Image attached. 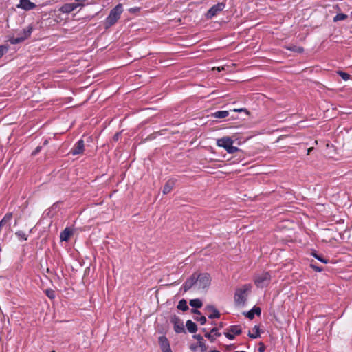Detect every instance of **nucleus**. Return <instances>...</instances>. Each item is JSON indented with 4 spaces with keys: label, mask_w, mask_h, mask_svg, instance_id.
Returning a JSON list of instances; mask_svg holds the SVG:
<instances>
[{
    "label": "nucleus",
    "mask_w": 352,
    "mask_h": 352,
    "mask_svg": "<svg viewBox=\"0 0 352 352\" xmlns=\"http://www.w3.org/2000/svg\"><path fill=\"white\" fill-rule=\"evenodd\" d=\"M122 11L123 9L122 4H118L114 8H113L110 11L109 16L106 18V27L109 28L114 25L120 19Z\"/></svg>",
    "instance_id": "f257e3e1"
},
{
    "label": "nucleus",
    "mask_w": 352,
    "mask_h": 352,
    "mask_svg": "<svg viewBox=\"0 0 352 352\" xmlns=\"http://www.w3.org/2000/svg\"><path fill=\"white\" fill-rule=\"evenodd\" d=\"M233 142V140L230 137H223L217 140L218 146L224 148L228 153L231 154L236 153L239 150L237 147L232 145Z\"/></svg>",
    "instance_id": "f03ea898"
},
{
    "label": "nucleus",
    "mask_w": 352,
    "mask_h": 352,
    "mask_svg": "<svg viewBox=\"0 0 352 352\" xmlns=\"http://www.w3.org/2000/svg\"><path fill=\"white\" fill-rule=\"evenodd\" d=\"M271 278L270 274L267 272H265L256 274L254 278V281L257 287L263 288L270 284Z\"/></svg>",
    "instance_id": "7ed1b4c3"
},
{
    "label": "nucleus",
    "mask_w": 352,
    "mask_h": 352,
    "mask_svg": "<svg viewBox=\"0 0 352 352\" xmlns=\"http://www.w3.org/2000/svg\"><path fill=\"white\" fill-rule=\"evenodd\" d=\"M250 285H245L242 287L236 290L234 294V301L237 305H243L246 300V292L250 290Z\"/></svg>",
    "instance_id": "20e7f679"
},
{
    "label": "nucleus",
    "mask_w": 352,
    "mask_h": 352,
    "mask_svg": "<svg viewBox=\"0 0 352 352\" xmlns=\"http://www.w3.org/2000/svg\"><path fill=\"white\" fill-rule=\"evenodd\" d=\"M198 277L196 282V289H204L210 285V276L208 273L197 274Z\"/></svg>",
    "instance_id": "39448f33"
},
{
    "label": "nucleus",
    "mask_w": 352,
    "mask_h": 352,
    "mask_svg": "<svg viewBox=\"0 0 352 352\" xmlns=\"http://www.w3.org/2000/svg\"><path fill=\"white\" fill-rule=\"evenodd\" d=\"M32 32V28L29 26L26 29H24V36H19L18 37H11L9 39V41L11 44L15 45L19 43L23 42L25 39L28 38Z\"/></svg>",
    "instance_id": "423d86ee"
},
{
    "label": "nucleus",
    "mask_w": 352,
    "mask_h": 352,
    "mask_svg": "<svg viewBox=\"0 0 352 352\" xmlns=\"http://www.w3.org/2000/svg\"><path fill=\"white\" fill-rule=\"evenodd\" d=\"M84 5L85 3H65L60 7L59 10L62 13L69 14L75 10L77 8L84 6Z\"/></svg>",
    "instance_id": "0eeeda50"
},
{
    "label": "nucleus",
    "mask_w": 352,
    "mask_h": 352,
    "mask_svg": "<svg viewBox=\"0 0 352 352\" xmlns=\"http://www.w3.org/2000/svg\"><path fill=\"white\" fill-rule=\"evenodd\" d=\"M226 5L223 3H218L216 5H214L212 7L210 8L206 14V16L208 19L212 18L214 16L217 15L219 12L222 11Z\"/></svg>",
    "instance_id": "6e6552de"
},
{
    "label": "nucleus",
    "mask_w": 352,
    "mask_h": 352,
    "mask_svg": "<svg viewBox=\"0 0 352 352\" xmlns=\"http://www.w3.org/2000/svg\"><path fill=\"white\" fill-rule=\"evenodd\" d=\"M158 343L162 352H173L170 346V342L165 336H162L158 338Z\"/></svg>",
    "instance_id": "1a4fd4ad"
},
{
    "label": "nucleus",
    "mask_w": 352,
    "mask_h": 352,
    "mask_svg": "<svg viewBox=\"0 0 352 352\" xmlns=\"http://www.w3.org/2000/svg\"><path fill=\"white\" fill-rule=\"evenodd\" d=\"M198 277L197 276V273H194L192 276L186 280V281L183 285V289L184 292H186L191 289L193 286L196 289V282L197 280Z\"/></svg>",
    "instance_id": "9d476101"
},
{
    "label": "nucleus",
    "mask_w": 352,
    "mask_h": 352,
    "mask_svg": "<svg viewBox=\"0 0 352 352\" xmlns=\"http://www.w3.org/2000/svg\"><path fill=\"white\" fill-rule=\"evenodd\" d=\"M84 148H85L84 141L82 140H80L77 142V143L72 148L70 153L73 155L82 154L84 152Z\"/></svg>",
    "instance_id": "9b49d317"
},
{
    "label": "nucleus",
    "mask_w": 352,
    "mask_h": 352,
    "mask_svg": "<svg viewBox=\"0 0 352 352\" xmlns=\"http://www.w3.org/2000/svg\"><path fill=\"white\" fill-rule=\"evenodd\" d=\"M206 311L208 313L209 318H219L220 317L219 311L213 305H207L205 307Z\"/></svg>",
    "instance_id": "f8f14e48"
},
{
    "label": "nucleus",
    "mask_w": 352,
    "mask_h": 352,
    "mask_svg": "<svg viewBox=\"0 0 352 352\" xmlns=\"http://www.w3.org/2000/svg\"><path fill=\"white\" fill-rule=\"evenodd\" d=\"M36 7V4L31 2L30 0H20V3L17 5V8H21L24 10H31Z\"/></svg>",
    "instance_id": "ddd939ff"
},
{
    "label": "nucleus",
    "mask_w": 352,
    "mask_h": 352,
    "mask_svg": "<svg viewBox=\"0 0 352 352\" xmlns=\"http://www.w3.org/2000/svg\"><path fill=\"white\" fill-rule=\"evenodd\" d=\"M171 321L174 324V330L176 333H179L184 331L183 322L178 318L174 317Z\"/></svg>",
    "instance_id": "4468645a"
},
{
    "label": "nucleus",
    "mask_w": 352,
    "mask_h": 352,
    "mask_svg": "<svg viewBox=\"0 0 352 352\" xmlns=\"http://www.w3.org/2000/svg\"><path fill=\"white\" fill-rule=\"evenodd\" d=\"M175 186V181L173 179H169L164 184L162 192L164 195L169 193Z\"/></svg>",
    "instance_id": "2eb2a0df"
},
{
    "label": "nucleus",
    "mask_w": 352,
    "mask_h": 352,
    "mask_svg": "<svg viewBox=\"0 0 352 352\" xmlns=\"http://www.w3.org/2000/svg\"><path fill=\"white\" fill-rule=\"evenodd\" d=\"M73 234L72 230L69 228H66L61 233H60V240L63 241H67L70 236Z\"/></svg>",
    "instance_id": "dca6fc26"
},
{
    "label": "nucleus",
    "mask_w": 352,
    "mask_h": 352,
    "mask_svg": "<svg viewBox=\"0 0 352 352\" xmlns=\"http://www.w3.org/2000/svg\"><path fill=\"white\" fill-rule=\"evenodd\" d=\"M214 335L217 337H219L221 336V333L218 332V330L217 328H213L210 332L206 333L205 334V337L208 338L211 342H214L215 338Z\"/></svg>",
    "instance_id": "f3484780"
},
{
    "label": "nucleus",
    "mask_w": 352,
    "mask_h": 352,
    "mask_svg": "<svg viewBox=\"0 0 352 352\" xmlns=\"http://www.w3.org/2000/svg\"><path fill=\"white\" fill-rule=\"evenodd\" d=\"M186 328L190 333H195L197 331V324L192 320H188L186 324Z\"/></svg>",
    "instance_id": "a211bd4d"
},
{
    "label": "nucleus",
    "mask_w": 352,
    "mask_h": 352,
    "mask_svg": "<svg viewBox=\"0 0 352 352\" xmlns=\"http://www.w3.org/2000/svg\"><path fill=\"white\" fill-rule=\"evenodd\" d=\"M228 331L234 335H240L242 333V329L239 325H232L230 327Z\"/></svg>",
    "instance_id": "6ab92c4d"
},
{
    "label": "nucleus",
    "mask_w": 352,
    "mask_h": 352,
    "mask_svg": "<svg viewBox=\"0 0 352 352\" xmlns=\"http://www.w3.org/2000/svg\"><path fill=\"white\" fill-rule=\"evenodd\" d=\"M229 116L228 111H218L213 113V116L215 118H224Z\"/></svg>",
    "instance_id": "aec40b11"
},
{
    "label": "nucleus",
    "mask_w": 352,
    "mask_h": 352,
    "mask_svg": "<svg viewBox=\"0 0 352 352\" xmlns=\"http://www.w3.org/2000/svg\"><path fill=\"white\" fill-rule=\"evenodd\" d=\"M12 212L7 213L4 216V217L1 220V221H0V227L3 226L7 223H8L12 219Z\"/></svg>",
    "instance_id": "412c9836"
},
{
    "label": "nucleus",
    "mask_w": 352,
    "mask_h": 352,
    "mask_svg": "<svg viewBox=\"0 0 352 352\" xmlns=\"http://www.w3.org/2000/svg\"><path fill=\"white\" fill-rule=\"evenodd\" d=\"M248 336L251 338H257L260 336L259 327L258 326H254V333H251L249 331Z\"/></svg>",
    "instance_id": "4be33fe9"
},
{
    "label": "nucleus",
    "mask_w": 352,
    "mask_h": 352,
    "mask_svg": "<svg viewBox=\"0 0 352 352\" xmlns=\"http://www.w3.org/2000/svg\"><path fill=\"white\" fill-rule=\"evenodd\" d=\"M190 305L192 307L200 308L202 306V302L198 299H192L190 300Z\"/></svg>",
    "instance_id": "5701e85b"
},
{
    "label": "nucleus",
    "mask_w": 352,
    "mask_h": 352,
    "mask_svg": "<svg viewBox=\"0 0 352 352\" xmlns=\"http://www.w3.org/2000/svg\"><path fill=\"white\" fill-rule=\"evenodd\" d=\"M177 308L182 311H186L188 309V306L187 305L186 301L185 300H181L177 305Z\"/></svg>",
    "instance_id": "b1692460"
},
{
    "label": "nucleus",
    "mask_w": 352,
    "mask_h": 352,
    "mask_svg": "<svg viewBox=\"0 0 352 352\" xmlns=\"http://www.w3.org/2000/svg\"><path fill=\"white\" fill-rule=\"evenodd\" d=\"M347 17H348V16L346 14H343V13H340V14H336L334 16L333 21L336 22L338 21H343V20L346 19Z\"/></svg>",
    "instance_id": "393cba45"
},
{
    "label": "nucleus",
    "mask_w": 352,
    "mask_h": 352,
    "mask_svg": "<svg viewBox=\"0 0 352 352\" xmlns=\"http://www.w3.org/2000/svg\"><path fill=\"white\" fill-rule=\"evenodd\" d=\"M287 49L290 51L297 52L298 53H301L304 51L303 47H298L296 45L289 46L287 47Z\"/></svg>",
    "instance_id": "a878e982"
},
{
    "label": "nucleus",
    "mask_w": 352,
    "mask_h": 352,
    "mask_svg": "<svg viewBox=\"0 0 352 352\" xmlns=\"http://www.w3.org/2000/svg\"><path fill=\"white\" fill-rule=\"evenodd\" d=\"M15 234L19 239H22L23 241H26L28 239L27 235L23 231H18Z\"/></svg>",
    "instance_id": "bb28decb"
},
{
    "label": "nucleus",
    "mask_w": 352,
    "mask_h": 352,
    "mask_svg": "<svg viewBox=\"0 0 352 352\" xmlns=\"http://www.w3.org/2000/svg\"><path fill=\"white\" fill-rule=\"evenodd\" d=\"M8 50V45H1L0 46V58H1L5 53H6Z\"/></svg>",
    "instance_id": "cd10ccee"
},
{
    "label": "nucleus",
    "mask_w": 352,
    "mask_h": 352,
    "mask_svg": "<svg viewBox=\"0 0 352 352\" xmlns=\"http://www.w3.org/2000/svg\"><path fill=\"white\" fill-rule=\"evenodd\" d=\"M198 344H199V346L201 348V352H206L207 346L205 344V342H204V340L199 342Z\"/></svg>",
    "instance_id": "c85d7f7f"
},
{
    "label": "nucleus",
    "mask_w": 352,
    "mask_h": 352,
    "mask_svg": "<svg viewBox=\"0 0 352 352\" xmlns=\"http://www.w3.org/2000/svg\"><path fill=\"white\" fill-rule=\"evenodd\" d=\"M338 74L344 80H347L350 78V75L348 74L347 73L339 72Z\"/></svg>",
    "instance_id": "c756f323"
},
{
    "label": "nucleus",
    "mask_w": 352,
    "mask_h": 352,
    "mask_svg": "<svg viewBox=\"0 0 352 352\" xmlns=\"http://www.w3.org/2000/svg\"><path fill=\"white\" fill-rule=\"evenodd\" d=\"M46 295L50 298L54 299L55 298L54 292L52 289L46 290Z\"/></svg>",
    "instance_id": "7c9ffc66"
},
{
    "label": "nucleus",
    "mask_w": 352,
    "mask_h": 352,
    "mask_svg": "<svg viewBox=\"0 0 352 352\" xmlns=\"http://www.w3.org/2000/svg\"><path fill=\"white\" fill-rule=\"evenodd\" d=\"M313 256L317 258L318 260L320 261L321 262L324 263H327V261L325 260L324 258H322L320 256L318 255L316 253H313L312 254Z\"/></svg>",
    "instance_id": "2f4dec72"
},
{
    "label": "nucleus",
    "mask_w": 352,
    "mask_h": 352,
    "mask_svg": "<svg viewBox=\"0 0 352 352\" xmlns=\"http://www.w3.org/2000/svg\"><path fill=\"white\" fill-rule=\"evenodd\" d=\"M224 335H225V336L227 338H228L230 340H234V335L232 333L230 332V331L224 333Z\"/></svg>",
    "instance_id": "473e14b6"
},
{
    "label": "nucleus",
    "mask_w": 352,
    "mask_h": 352,
    "mask_svg": "<svg viewBox=\"0 0 352 352\" xmlns=\"http://www.w3.org/2000/svg\"><path fill=\"white\" fill-rule=\"evenodd\" d=\"M246 316L250 318V319H253L254 317V310H250L249 311L247 314H246Z\"/></svg>",
    "instance_id": "72a5a7b5"
},
{
    "label": "nucleus",
    "mask_w": 352,
    "mask_h": 352,
    "mask_svg": "<svg viewBox=\"0 0 352 352\" xmlns=\"http://www.w3.org/2000/svg\"><path fill=\"white\" fill-rule=\"evenodd\" d=\"M195 320L199 321L201 324H204L206 322V318L205 316H201L199 318H195Z\"/></svg>",
    "instance_id": "f704fd0d"
},
{
    "label": "nucleus",
    "mask_w": 352,
    "mask_h": 352,
    "mask_svg": "<svg viewBox=\"0 0 352 352\" xmlns=\"http://www.w3.org/2000/svg\"><path fill=\"white\" fill-rule=\"evenodd\" d=\"M265 350V346L264 345V344L263 343H260L259 344V347H258V352H264Z\"/></svg>",
    "instance_id": "c9c22d12"
},
{
    "label": "nucleus",
    "mask_w": 352,
    "mask_h": 352,
    "mask_svg": "<svg viewBox=\"0 0 352 352\" xmlns=\"http://www.w3.org/2000/svg\"><path fill=\"white\" fill-rule=\"evenodd\" d=\"M41 150V146H37L35 150L32 152V155H37Z\"/></svg>",
    "instance_id": "e433bc0d"
},
{
    "label": "nucleus",
    "mask_w": 352,
    "mask_h": 352,
    "mask_svg": "<svg viewBox=\"0 0 352 352\" xmlns=\"http://www.w3.org/2000/svg\"><path fill=\"white\" fill-rule=\"evenodd\" d=\"M193 338L198 340V343L204 340L203 337L199 334L193 336Z\"/></svg>",
    "instance_id": "4c0bfd02"
},
{
    "label": "nucleus",
    "mask_w": 352,
    "mask_h": 352,
    "mask_svg": "<svg viewBox=\"0 0 352 352\" xmlns=\"http://www.w3.org/2000/svg\"><path fill=\"white\" fill-rule=\"evenodd\" d=\"M311 267L316 272H321L322 270L321 267H319L314 264H311Z\"/></svg>",
    "instance_id": "58836bf2"
},
{
    "label": "nucleus",
    "mask_w": 352,
    "mask_h": 352,
    "mask_svg": "<svg viewBox=\"0 0 352 352\" xmlns=\"http://www.w3.org/2000/svg\"><path fill=\"white\" fill-rule=\"evenodd\" d=\"M233 111H235V112H242V111H244L246 113H249V111L246 109H243V108H241V109H234Z\"/></svg>",
    "instance_id": "ea45409f"
},
{
    "label": "nucleus",
    "mask_w": 352,
    "mask_h": 352,
    "mask_svg": "<svg viewBox=\"0 0 352 352\" xmlns=\"http://www.w3.org/2000/svg\"><path fill=\"white\" fill-rule=\"evenodd\" d=\"M120 134H121V133H120V132H118V133H116L113 135V140H114V141H116H116H118V140H119V138H120Z\"/></svg>",
    "instance_id": "a19ab883"
},
{
    "label": "nucleus",
    "mask_w": 352,
    "mask_h": 352,
    "mask_svg": "<svg viewBox=\"0 0 352 352\" xmlns=\"http://www.w3.org/2000/svg\"><path fill=\"white\" fill-rule=\"evenodd\" d=\"M253 310H254V314H256L257 315H260L261 309L259 307L254 308Z\"/></svg>",
    "instance_id": "79ce46f5"
},
{
    "label": "nucleus",
    "mask_w": 352,
    "mask_h": 352,
    "mask_svg": "<svg viewBox=\"0 0 352 352\" xmlns=\"http://www.w3.org/2000/svg\"><path fill=\"white\" fill-rule=\"evenodd\" d=\"M213 69H216V67H213ZM217 69L219 72H221V71H222V70H223V69H224V67H217Z\"/></svg>",
    "instance_id": "37998d69"
},
{
    "label": "nucleus",
    "mask_w": 352,
    "mask_h": 352,
    "mask_svg": "<svg viewBox=\"0 0 352 352\" xmlns=\"http://www.w3.org/2000/svg\"><path fill=\"white\" fill-rule=\"evenodd\" d=\"M314 150V148L313 147H310L309 148H308L307 150V155H309L310 153Z\"/></svg>",
    "instance_id": "c03bdc74"
},
{
    "label": "nucleus",
    "mask_w": 352,
    "mask_h": 352,
    "mask_svg": "<svg viewBox=\"0 0 352 352\" xmlns=\"http://www.w3.org/2000/svg\"><path fill=\"white\" fill-rule=\"evenodd\" d=\"M192 311L194 314H200V311L199 310H197V309H192Z\"/></svg>",
    "instance_id": "a18cd8bd"
},
{
    "label": "nucleus",
    "mask_w": 352,
    "mask_h": 352,
    "mask_svg": "<svg viewBox=\"0 0 352 352\" xmlns=\"http://www.w3.org/2000/svg\"><path fill=\"white\" fill-rule=\"evenodd\" d=\"M19 36H24V30L21 33H19Z\"/></svg>",
    "instance_id": "49530a36"
},
{
    "label": "nucleus",
    "mask_w": 352,
    "mask_h": 352,
    "mask_svg": "<svg viewBox=\"0 0 352 352\" xmlns=\"http://www.w3.org/2000/svg\"><path fill=\"white\" fill-rule=\"evenodd\" d=\"M210 352H220V351H217V350H212V351H210Z\"/></svg>",
    "instance_id": "de8ad7c7"
},
{
    "label": "nucleus",
    "mask_w": 352,
    "mask_h": 352,
    "mask_svg": "<svg viewBox=\"0 0 352 352\" xmlns=\"http://www.w3.org/2000/svg\"><path fill=\"white\" fill-rule=\"evenodd\" d=\"M47 144V140H45L44 142V144Z\"/></svg>",
    "instance_id": "09e8293b"
},
{
    "label": "nucleus",
    "mask_w": 352,
    "mask_h": 352,
    "mask_svg": "<svg viewBox=\"0 0 352 352\" xmlns=\"http://www.w3.org/2000/svg\"><path fill=\"white\" fill-rule=\"evenodd\" d=\"M239 352H245V351H239Z\"/></svg>",
    "instance_id": "8fccbe9b"
}]
</instances>
